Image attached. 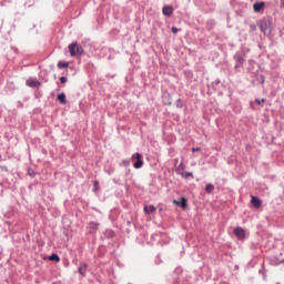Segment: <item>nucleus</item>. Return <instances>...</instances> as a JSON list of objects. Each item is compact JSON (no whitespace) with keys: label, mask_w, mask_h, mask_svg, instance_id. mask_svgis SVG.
I'll list each match as a JSON object with an SVG mask.
<instances>
[{"label":"nucleus","mask_w":284,"mask_h":284,"mask_svg":"<svg viewBox=\"0 0 284 284\" xmlns=\"http://www.w3.org/2000/svg\"><path fill=\"white\" fill-rule=\"evenodd\" d=\"M49 261H55L57 263H59L60 258L59 255L57 253H53L49 256Z\"/></svg>","instance_id":"4468645a"},{"label":"nucleus","mask_w":284,"mask_h":284,"mask_svg":"<svg viewBox=\"0 0 284 284\" xmlns=\"http://www.w3.org/2000/svg\"><path fill=\"white\" fill-rule=\"evenodd\" d=\"M171 30H172L173 34H176V32H179V29L176 27H172Z\"/></svg>","instance_id":"6ab92c4d"},{"label":"nucleus","mask_w":284,"mask_h":284,"mask_svg":"<svg viewBox=\"0 0 284 284\" xmlns=\"http://www.w3.org/2000/svg\"><path fill=\"white\" fill-rule=\"evenodd\" d=\"M144 212H145V214H152V213L156 212V207L154 205H150V206L145 205Z\"/></svg>","instance_id":"9b49d317"},{"label":"nucleus","mask_w":284,"mask_h":284,"mask_svg":"<svg viewBox=\"0 0 284 284\" xmlns=\"http://www.w3.org/2000/svg\"><path fill=\"white\" fill-rule=\"evenodd\" d=\"M185 176H192V173H186V175Z\"/></svg>","instance_id":"4be33fe9"},{"label":"nucleus","mask_w":284,"mask_h":284,"mask_svg":"<svg viewBox=\"0 0 284 284\" xmlns=\"http://www.w3.org/2000/svg\"><path fill=\"white\" fill-rule=\"evenodd\" d=\"M27 85L29 88H39V85H41V82L39 80L29 79L27 80Z\"/></svg>","instance_id":"423d86ee"},{"label":"nucleus","mask_w":284,"mask_h":284,"mask_svg":"<svg viewBox=\"0 0 284 284\" xmlns=\"http://www.w3.org/2000/svg\"><path fill=\"white\" fill-rule=\"evenodd\" d=\"M281 8H284V0L281 1Z\"/></svg>","instance_id":"412c9836"},{"label":"nucleus","mask_w":284,"mask_h":284,"mask_svg":"<svg viewBox=\"0 0 284 284\" xmlns=\"http://www.w3.org/2000/svg\"><path fill=\"white\" fill-rule=\"evenodd\" d=\"M234 234L237 239H240V241H243V239H245V230H243L242 227H236L234 230Z\"/></svg>","instance_id":"39448f33"},{"label":"nucleus","mask_w":284,"mask_h":284,"mask_svg":"<svg viewBox=\"0 0 284 284\" xmlns=\"http://www.w3.org/2000/svg\"><path fill=\"white\" fill-rule=\"evenodd\" d=\"M255 102L257 103V105H263V103H265V99H256Z\"/></svg>","instance_id":"f3484780"},{"label":"nucleus","mask_w":284,"mask_h":284,"mask_svg":"<svg viewBox=\"0 0 284 284\" xmlns=\"http://www.w3.org/2000/svg\"><path fill=\"white\" fill-rule=\"evenodd\" d=\"M78 272L79 274H81V276H85V272H88V264H80Z\"/></svg>","instance_id":"1a4fd4ad"},{"label":"nucleus","mask_w":284,"mask_h":284,"mask_svg":"<svg viewBox=\"0 0 284 284\" xmlns=\"http://www.w3.org/2000/svg\"><path fill=\"white\" fill-rule=\"evenodd\" d=\"M192 152H201V146L193 148V149H192Z\"/></svg>","instance_id":"aec40b11"},{"label":"nucleus","mask_w":284,"mask_h":284,"mask_svg":"<svg viewBox=\"0 0 284 284\" xmlns=\"http://www.w3.org/2000/svg\"><path fill=\"white\" fill-rule=\"evenodd\" d=\"M89 226H90V230H99V223L97 222H90Z\"/></svg>","instance_id":"2eb2a0df"},{"label":"nucleus","mask_w":284,"mask_h":284,"mask_svg":"<svg viewBox=\"0 0 284 284\" xmlns=\"http://www.w3.org/2000/svg\"><path fill=\"white\" fill-rule=\"evenodd\" d=\"M69 52L71 57H81L83 54V47L79 45L77 42L69 44Z\"/></svg>","instance_id":"f257e3e1"},{"label":"nucleus","mask_w":284,"mask_h":284,"mask_svg":"<svg viewBox=\"0 0 284 284\" xmlns=\"http://www.w3.org/2000/svg\"><path fill=\"white\" fill-rule=\"evenodd\" d=\"M251 203L253 207H261V200L256 196H252L251 199Z\"/></svg>","instance_id":"9d476101"},{"label":"nucleus","mask_w":284,"mask_h":284,"mask_svg":"<svg viewBox=\"0 0 284 284\" xmlns=\"http://www.w3.org/2000/svg\"><path fill=\"white\" fill-rule=\"evenodd\" d=\"M173 204L174 205H180V207H182V210H185L187 207V199L182 197L181 201L173 200Z\"/></svg>","instance_id":"20e7f679"},{"label":"nucleus","mask_w":284,"mask_h":284,"mask_svg":"<svg viewBox=\"0 0 284 284\" xmlns=\"http://www.w3.org/2000/svg\"><path fill=\"white\" fill-rule=\"evenodd\" d=\"M132 161L136 160V162L133 164V168H135V170H141V168H143V155H141L140 153H135L132 155Z\"/></svg>","instance_id":"f03ea898"},{"label":"nucleus","mask_w":284,"mask_h":284,"mask_svg":"<svg viewBox=\"0 0 284 284\" xmlns=\"http://www.w3.org/2000/svg\"><path fill=\"white\" fill-rule=\"evenodd\" d=\"M57 99H58V101H60V103L62 105H65L68 103L67 100H65V93L58 94Z\"/></svg>","instance_id":"f8f14e48"},{"label":"nucleus","mask_w":284,"mask_h":284,"mask_svg":"<svg viewBox=\"0 0 284 284\" xmlns=\"http://www.w3.org/2000/svg\"><path fill=\"white\" fill-rule=\"evenodd\" d=\"M162 13L164 14V17H172V14L174 13V8H172V6H164L162 9Z\"/></svg>","instance_id":"7ed1b4c3"},{"label":"nucleus","mask_w":284,"mask_h":284,"mask_svg":"<svg viewBox=\"0 0 284 284\" xmlns=\"http://www.w3.org/2000/svg\"><path fill=\"white\" fill-rule=\"evenodd\" d=\"M265 8V2H257L253 4L254 12H261Z\"/></svg>","instance_id":"6e6552de"},{"label":"nucleus","mask_w":284,"mask_h":284,"mask_svg":"<svg viewBox=\"0 0 284 284\" xmlns=\"http://www.w3.org/2000/svg\"><path fill=\"white\" fill-rule=\"evenodd\" d=\"M60 83H68V78L61 77L60 78Z\"/></svg>","instance_id":"a211bd4d"},{"label":"nucleus","mask_w":284,"mask_h":284,"mask_svg":"<svg viewBox=\"0 0 284 284\" xmlns=\"http://www.w3.org/2000/svg\"><path fill=\"white\" fill-rule=\"evenodd\" d=\"M70 65V63L69 62H65V61H60L59 63H58V68H68Z\"/></svg>","instance_id":"dca6fc26"},{"label":"nucleus","mask_w":284,"mask_h":284,"mask_svg":"<svg viewBox=\"0 0 284 284\" xmlns=\"http://www.w3.org/2000/svg\"><path fill=\"white\" fill-rule=\"evenodd\" d=\"M234 59H235L237 65H243V63L245 61V55H243L242 53H236L234 55Z\"/></svg>","instance_id":"0eeeda50"},{"label":"nucleus","mask_w":284,"mask_h":284,"mask_svg":"<svg viewBox=\"0 0 284 284\" xmlns=\"http://www.w3.org/2000/svg\"><path fill=\"white\" fill-rule=\"evenodd\" d=\"M205 192L212 194V192H214V186L212 184H206Z\"/></svg>","instance_id":"ddd939ff"}]
</instances>
